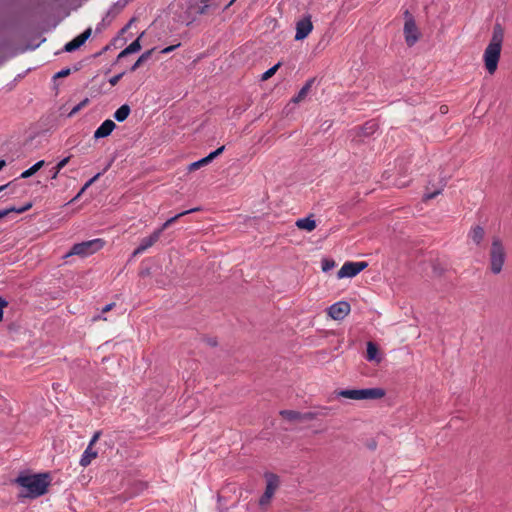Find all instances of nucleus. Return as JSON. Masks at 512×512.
Segmentation results:
<instances>
[{"mask_svg":"<svg viewBox=\"0 0 512 512\" xmlns=\"http://www.w3.org/2000/svg\"><path fill=\"white\" fill-rule=\"evenodd\" d=\"M142 35L143 33L125 48L127 53H136L141 49L140 38L142 37Z\"/></svg>","mask_w":512,"mask_h":512,"instance_id":"nucleus-32","label":"nucleus"},{"mask_svg":"<svg viewBox=\"0 0 512 512\" xmlns=\"http://www.w3.org/2000/svg\"><path fill=\"white\" fill-rule=\"evenodd\" d=\"M405 23H404V36L405 42L409 47H412L420 38L416 22L412 14L405 10L404 12Z\"/></svg>","mask_w":512,"mask_h":512,"instance_id":"nucleus-6","label":"nucleus"},{"mask_svg":"<svg viewBox=\"0 0 512 512\" xmlns=\"http://www.w3.org/2000/svg\"><path fill=\"white\" fill-rule=\"evenodd\" d=\"M366 359L368 361H376V362L381 361V358L379 357V348H378L377 344L372 341H369L367 343Z\"/></svg>","mask_w":512,"mask_h":512,"instance_id":"nucleus-18","label":"nucleus"},{"mask_svg":"<svg viewBox=\"0 0 512 512\" xmlns=\"http://www.w3.org/2000/svg\"><path fill=\"white\" fill-rule=\"evenodd\" d=\"M97 457V452L92 449V447L88 446L83 452L80 458V465L83 467L88 466L93 459Z\"/></svg>","mask_w":512,"mask_h":512,"instance_id":"nucleus-21","label":"nucleus"},{"mask_svg":"<svg viewBox=\"0 0 512 512\" xmlns=\"http://www.w3.org/2000/svg\"><path fill=\"white\" fill-rule=\"evenodd\" d=\"M6 166V161L1 159L0 160V171Z\"/></svg>","mask_w":512,"mask_h":512,"instance_id":"nucleus-48","label":"nucleus"},{"mask_svg":"<svg viewBox=\"0 0 512 512\" xmlns=\"http://www.w3.org/2000/svg\"><path fill=\"white\" fill-rule=\"evenodd\" d=\"M115 127L116 124L112 120H105L94 132V138L101 139L109 136L115 129Z\"/></svg>","mask_w":512,"mask_h":512,"instance_id":"nucleus-15","label":"nucleus"},{"mask_svg":"<svg viewBox=\"0 0 512 512\" xmlns=\"http://www.w3.org/2000/svg\"><path fill=\"white\" fill-rule=\"evenodd\" d=\"M281 66V63L278 62L277 64H275L273 67L269 68L267 71H265L262 76H261V80L262 81H266L268 80L269 78H271L275 73L276 71L279 69V67Z\"/></svg>","mask_w":512,"mask_h":512,"instance_id":"nucleus-33","label":"nucleus"},{"mask_svg":"<svg viewBox=\"0 0 512 512\" xmlns=\"http://www.w3.org/2000/svg\"><path fill=\"white\" fill-rule=\"evenodd\" d=\"M31 207H32V204L28 203L25 206L19 207V208L15 207V206H11V207L2 209V210H0V219L4 218L5 216L9 215L12 212H15L18 214L23 213V212L27 211L28 209H30Z\"/></svg>","mask_w":512,"mask_h":512,"instance_id":"nucleus-24","label":"nucleus"},{"mask_svg":"<svg viewBox=\"0 0 512 512\" xmlns=\"http://www.w3.org/2000/svg\"><path fill=\"white\" fill-rule=\"evenodd\" d=\"M312 29L313 24L311 21V16L307 15L303 17L296 24L295 40L299 41L305 39L311 33Z\"/></svg>","mask_w":512,"mask_h":512,"instance_id":"nucleus-11","label":"nucleus"},{"mask_svg":"<svg viewBox=\"0 0 512 512\" xmlns=\"http://www.w3.org/2000/svg\"><path fill=\"white\" fill-rule=\"evenodd\" d=\"M131 112V109L129 107V105L127 104H123L122 106H120L115 112H114V119L118 122H123L125 121L129 114Z\"/></svg>","mask_w":512,"mask_h":512,"instance_id":"nucleus-23","label":"nucleus"},{"mask_svg":"<svg viewBox=\"0 0 512 512\" xmlns=\"http://www.w3.org/2000/svg\"><path fill=\"white\" fill-rule=\"evenodd\" d=\"M504 38V30L501 24L496 23L493 27L492 38L486 47L483 55L485 68L489 74H494L497 70L501 48Z\"/></svg>","mask_w":512,"mask_h":512,"instance_id":"nucleus-1","label":"nucleus"},{"mask_svg":"<svg viewBox=\"0 0 512 512\" xmlns=\"http://www.w3.org/2000/svg\"><path fill=\"white\" fill-rule=\"evenodd\" d=\"M208 1L200 0V3L191 4V9L197 14H204L210 6Z\"/></svg>","mask_w":512,"mask_h":512,"instance_id":"nucleus-30","label":"nucleus"},{"mask_svg":"<svg viewBox=\"0 0 512 512\" xmlns=\"http://www.w3.org/2000/svg\"><path fill=\"white\" fill-rule=\"evenodd\" d=\"M386 395V391L380 387L359 389V400H375Z\"/></svg>","mask_w":512,"mask_h":512,"instance_id":"nucleus-14","label":"nucleus"},{"mask_svg":"<svg viewBox=\"0 0 512 512\" xmlns=\"http://www.w3.org/2000/svg\"><path fill=\"white\" fill-rule=\"evenodd\" d=\"M441 112H444L445 110L447 111V106H441Z\"/></svg>","mask_w":512,"mask_h":512,"instance_id":"nucleus-49","label":"nucleus"},{"mask_svg":"<svg viewBox=\"0 0 512 512\" xmlns=\"http://www.w3.org/2000/svg\"><path fill=\"white\" fill-rule=\"evenodd\" d=\"M103 246L104 241L102 239H93L76 243L72 246L70 252L66 256L79 255L86 257L99 251Z\"/></svg>","mask_w":512,"mask_h":512,"instance_id":"nucleus-5","label":"nucleus"},{"mask_svg":"<svg viewBox=\"0 0 512 512\" xmlns=\"http://www.w3.org/2000/svg\"><path fill=\"white\" fill-rule=\"evenodd\" d=\"M321 264L323 272H328L335 267V261L328 258H324Z\"/></svg>","mask_w":512,"mask_h":512,"instance_id":"nucleus-35","label":"nucleus"},{"mask_svg":"<svg viewBox=\"0 0 512 512\" xmlns=\"http://www.w3.org/2000/svg\"><path fill=\"white\" fill-rule=\"evenodd\" d=\"M378 125L374 121H368L363 126L357 128V136L368 137L377 130Z\"/></svg>","mask_w":512,"mask_h":512,"instance_id":"nucleus-19","label":"nucleus"},{"mask_svg":"<svg viewBox=\"0 0 512 512\" xmlns=\"http://www.w3.org/2000/svg\"><path fill=\"white\" fill-rule=\"evenodd\" d=\"M114 305H115L114 303H109V304L105 305L102 309V312L105 313V312L110 311Z\"/></svg>","mask_w":512,"mask_h":512,"instance_id":"nucleus-45","label":"nucleus"},{"mask_svg":"<svg viewBox=\"0 0 512 512\" xmlns=\"http://www.w3.org/2000/svg\"><path fill=\"white\" fill-rule=\"evenodd\" d=\"M45 164V161L44 160H40L38 162H36L34 165H32L30 168H28L27 170L23 171L20 175L21 178L23 179H27L29 177H31L32 175H34L38 170H40Z\"/></svg>","mask_w":512,"mask_h":512,"instance_id":"nucleus-26","label":"nucleus"},{"mask_svg":"<svg viewBox=\"0 0 512 512\" xmlns=\"http://www.w3.org/2000/svg\"><path fill=\"white\" fill-rule=\"evenodd\" d=\"M7 305H8V302L4 298L0 297V321H2V319H3V313H4L3 309Z\"/></svg>","mask_w":512,"mask_h":512,"instance_id":"nucleus-41","label":"nucleus"},{"mask_svg":"<svg viewBox=\"0 0 512 512\" xmlns=\"http://www.w3.org/2000/svg\"><path fill=\"white\" fill-rule=\"evenodd\" d=\"M92 29L87 28L84 32H82L80 35L75 37L73 40L69 41L64 46L65 52H73L80 48L91 36Z\"/></svg>","mask_w":512,"mask_h":512,"instance_id":"nucleus-12","label":"nucleus"},{"mask_svg":"<svg viewBox=\"0 0 512 512\" xmlns=\"http://www.w3.org/2000/svg\"><path fill=\"white\" fill-rule=\"evenodd\" d=\"M16 482L21 487L20 496L36 498L46 493L49 485L46 474L19 476Z\"/></svg>","mask_w":512,"mask_h":512,"instance_id":"nucleus-2","label":"nucleus"},{"mask_svg":"<svg viewBox=\"0 0 512 512\" xmlns=\"http://www.w3.org/2000/svg\"><path fill=\"white\" fill-rule=\"evenodd\" d=\"M99 437H100V432L98 431V432H96V433L93 435V437H92V439L90 440V442H89V445H88V446L92 447V446L97 442V440L99 439Z\"/></svg>","mask_w":512,"mask_h":512,"instance_id":"nucleus-42","label":"nucleus"},{"mask_svg":"<svg viewBox=\"0 0 512 512\" xmlns=\"http://www.w3.org/2000/svg\"><path fill=\"white\" fill-rule=\"evenodd\" d=\"M161 237V230H155L151 235L141 239L139 246L133 251L132 257H136L152 247Z\"/></svg>","mask_w":512,"mask_h":512,"instance_id":"nucleus-10","label":"nucleus"},{"mask_svg":"<svg viewBox=\"0 0 512 512\" xmlns=\"http://www.w3.org/2000/svg\"><path fill=\"white\" fill-rule=\"evenodd\" d=\"M11 185V183H7L5 185L0 186V192L4 191L6 188H8Z\"/></svg>","mask_w":512,"mask_h":512,"instance_id":"nucleus-47","label":"nucleus"},{"mask_svg":"<svg viewBox=\"0 0 512 512\" xmlns=\"http://www.w3.org/2000/svg\"><path fill=\"white\" fill-rule=\"evenodd\" d=\"M130 53H127L126 49L122 50L119 55H118V59H121L127 55H129Z\"/></svg>","mask_w":512,"mask_h":512,"instance_id":"nucleus-46","label":"nucleus"},{"mask_svg":"<svg viewBox=\"0 0 512 512\" xmlns=\"http://www.w3.org/2000/svg\"><path fill=\"white\" fill-rule=\"evenodd\" d=\"M124 75V72L122 73H119L117 75H114L112 76L110 79H109V83L112 85V86H115L119 81L120 79L123 77Z\"/></svg>","mask_w":512,"mask_h":512,"instance_id":"nucleus-38","label":"nucleus"},{"mask_svg":"<svg viewBox=\"0 0 512 512\" xmlns=\"http://www.w3.org/2000/svg\"><path fill=\"white\" fill-rule=\"evenodd\" d=\"M448 176L440 175L439 181L435 184L432 181L428 182L426 192L423 195V201H429L442 193L444 187L447 185Z\"/></svg>","mask_w":512,"mask_h":512,"instance_id":"nucleus-8","label":"nucleus"},{"mask_svg":"<svg viewBox=\"0 0 512 512\" xmlns=\"http://www.w3.org/2000/svg\"><path fill=\"white\" fill-rule=\"evenodd\" d=\"M263 477L265 479V490L263 494L258 499V506L265 507L268 506L277 491V489L280 487V477L273 473V472H265L263 474Z\"/></svg>","mask_w":512,"mask_h":512,"instance_id":"nucleus-4","label":"nucleus"},{"mask_svg":"<svg viewBox=\"0 0 512 512\" xmlns=\"http://www.w3.org/2000/svg\"><path fill=\"white\" fill-rule=\"evenodd\" d=\"M368 263L365 261L361 262H345L340 270L337 272V277L339 279L342 278H352L362 272L365 268H367Z\"/></svg>","mask_w":512,"mask_h":512,"instance_id":"nucleus-7","label":"nucleus"},{"mask_svg":"<svg viewBox=\"0 0 512 512\" xmlns=\"http://www.w3.org/2000/svg\"><path fill=\"white\" fill-rule=\"evenodd\" d=\"M331 408L330 407H320L318 410H316V414H317V418L318 417H326L329 415V413L331 412Z\"/></svg>","mask_w":512,"mask_h":512,"instance_id":"nucleus-36","label":"nucleus"},{"mask_svg":"<svg viewBox=\"0 0 512 512\" xmlns=\"http://www.w3.org/2000/svg\"><path fill=\"white\" fill-rule=\"evenodd\" d=\"M296 227L305 230L308 232L313 231L316 228V221L313 218V214H310L309 216L305 218H300L295 223Z\"/></svg>","mask_w":512,"mask_h":512,"instance_id":"nucleus-16","label":"nucleus"},{"mask_svg":"<svg viewBox=\"0 0 512 512\" xmlns=\"http://www.w3.org/2000/svg\"><path fill=\"white\" fill-rule=\"evenodd\" d=\"M484 236H485V230L480 225H476V226L472 227L469 232V237L476 245L481 244V242L484 239Z\"/></svg>","mask_w":512,"mask_h":512,"instance_id":"nucleus-20","label":"nucleus"},{"mask_svg":"<svg viewBox=\"0 0 512 512\" xmlns=\"http://www.w3.org/2000/svg\"><path fill=\"white\" fill-rule=\"evenodd\" d=\"M70 74V69L69 68H65V69H62L60 70L59 72H57L55 74V78H62V77H66Z\"/></svg>","mask_w":512,"mask_h":512,"instance_id":"nucleus-40","label":"nucleus"},{"mask_svg":"<svg viewBox=\"0 0 512 512\" xmlns=\"http://www.w3.org/2000/svg\"><path fill=\"white\" fill-rule=\"evenodd\" d=\"M506 259V252L502 241L498 237H494L489 252L490 270L497 275L502 271Z\"/></svg>","mask_w":512,"mask_h":512,"instance_id":"nucleus-3","label":"nucleus"},{"mask_svg":"<svg viewBox=\"0 0 512 512\" xmlns=\"http://www.w3.org/2000/svg\"><path fill=\"white\" fill-rule=\"evenodd\" d=\"M336 395L347 399L359 400V389H342L336 391Z\"/></svg>","mask_w":512,"mask_h":512,"instance_id":"nucleus-25","label":"nucleus"},{"mask_svg":"<svg viewBox=\"0 0 512 512\" xmlns=\"http://www.w3.org/2000/svg\"><path fill=\"white\" fill-rule=\"evenodd\" d=\"M181 44L180 43H177V44H174V45H171V46H168V47H165L164 49L161 50V53L162 54H168L172 51H174L176 48H178Z\"/></svg>","mask_w":512,"mask_h":512,"instance_id":"nucleus-39","label":"nucleus"},{"mask_svg":"<svg viewBox=\"0 0 512 512\" xmlns=\"http://www.w3.org/2000/svg\"><path fill=\"white\" fill-rule=\"evenodd\" d=\"M351 307L347 301H338L328 308V315L336 321L343 320L350 312Z\"/></svg>","mask_w":512,"mask_h":512,"instance_id":"nucleus-9","label":"nucleus"},{"mask_svg":"<svg viewBox=\"0 0 512 512\" xmlns=\"http://www.w3.org/2000/svg\"><path fill=\"white\" fill-rule=\"evenodd\" d=\"M314 419H317V414L315 411H309V412L302 413L301 421L314 420Z\"/></svg>","mask_w":512,"mask_h":512,"instance_id":"nucleus-37","label":"nucleus"},{"mask_svg":"<svg viewBox=\"0 0 512 512\" xmlns=\"http://www.w3.org/2000/svg\"><path fill=\"white\" fill-rule=\"evenodd\" d=\"M102 175L101 172L97 173L95 176H93L91 179H89L84 186L80 189V191L77 193V195L71 200V202H74L78 200L81 195Z\"/></svg>","mask_w":512,"mask_h":512,"instance_id":"nucleus-29","label":"nucleus"},{"mask_svg":"<svg viewBox=\"0 0 512 512\" xmlns=\"http://www.w3.org/2000/svg\"><path fill=\"white\" fill-rule=\"evenodd\" d=\"M155 51V48H152L150 50L145 51L138 59L137 61L132 65L131 71H135L142 63L147 61L152 53Z\"/></svg>","mask_w":512,"mask_h":512,"instance_id":"nucleus-31","label":"nucleus"},{"mask_svg":"<svg viewBox=\"0 0 512 512\" xmlns=\"http://www.w3.org/2000/svg\"><path fill=\"white\" fill-rule=\"evenodd\" d=\"M198 210H199L198 208H192V209L183 211L181 213H178L175 216H173V217L169 218L168 220H166L162 224V226L159 227L157 230H161V234H162L165 229H167L170 225H172L174 222H176L180 217H182L184 215H187V214H190L192 212L198 211Z\"/></svg>","mask_w":512,"mask_h":512,"instance_id":"nucleus-22","label":"nucleus"},{"mask_svg":"<svg viewBox=\"0 0 512 512\" xmlns=\"http://www.w3.org/2000/svg\"><path fill=\"white\" fill-rule=\"evenodd\" d=\"M280 415L288 421H301L302 412L295 410H281Z\"/></svg>","mask_w":512,"mask_h":512,"instance_id":"nucleus-27","label":"nucleus"},{"mask_svg":"<svg viewBox=\"0 0 512 512\" xmlns=\"http://www.w3.org/2000/svg\"><path fill=\"white\" fill-rule=\"evenodd\" d=\"M314 82H315V78H311V79L307 80L306 83L304 84V86L298 92V94L296 96H294L291 101L293 103H300L302 100H304L306 98V96L308 95L309 91L311 90V87L314 84Z\"/></svg>","mask_w":512,"mask_h":512,"instance_id":"nucleus-17","label":"nucleus"},{"mask_svg":"<svg viewBox=\"0 0 512 512\" xmlns=\"http://www.w3.org/2000/svg\"><path fill=\"white\" fill-rule=\"evenodd\" d=\"M128 3V0H119L115 4L119 9H123Z\"/></svg>","mask_w":512,"mask_h":512,"instance_id":"nucleus-44","label":"nucleus"},{"mask_svg":"<svg viewBox=\"0 0 512 512\" xmlns=\"http://www.w3.org/2000/svg\"><path fill=\"white\" fill-rule=\"evenodd\" d=\"M70 160V157H65L63 158L62 160H60L56 166H54L51 170H50V177L51 179H56L61 171V169H63L67 163L69 162Z\"/></svg>","mask_w":512,"mask_h":512,"instance_id":"nucleus-28","label":"nucleus"},{"mask_svg":"<svg viewBox=\"0 0 512 512\" xmlns=\"http://www.w3.org/2000/svg\"><path fill=\"white\" fill-rule=\"evenodd\" d=\"M377 447V442L375 440H370L367 442V448L370 450H375Z\"/></svg>","mask_w":512,"mask_h":512,"instance_id":"nucleus-43","label":"nucleus"},{"mask_svg":"<svg viewBox=\"0 0 512 512\" xmlns=\"http://www.w3.org/2000/svg\"><path fill=\"white\" fill-rule=\"evenodd\" d=\"M225 149V146H221L219 147L218 149H216L215 151H212L211 153H209L207 156L201 158L200 160H197L195 162H192L191 164H189L188 166V170L189 171H194V170H197L205 165H208L209 163H211L217 156H219Z\"/></svg>","mask_w":512,"mask_h":512,"instance_id":"nucleus-13","label":"nucleus"},{"mask_svg":"<svg viewBox=\"0 0 512 512\" xmlns=\"http://www.w3.org/2000/svg\"><path fill=\"white\" fill-rule=\"evenodd\" d=\"M235 0H230V2L226 5V7H229L230 5H232V3L234 2Z\"/></svg>","mask_w":512,"mask_h":512,"instance_id":"nucleus-50","label":"nucleus"},{"mask_svg":"<svg viewBox=\"0 0 512 512\" xmlns=\"http://www.w3.org/2000/svg\"><path fill=\"white\" fill-rule=\"evenodd\" d=\"M89 102L88 98H85L83 101H81L79 104L74 106L71 111L68 113V117L74 116L76 113H78L83 107L87 105Z\"/></svg>","mask_w":512,"mask_h":512,"instance_id":"nucleus-34","label":"nucleus"}]
</instances>
